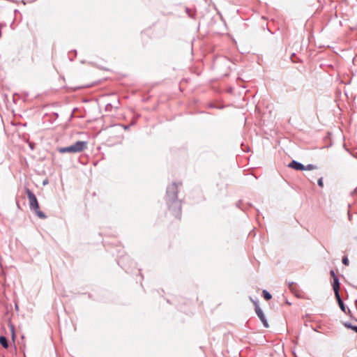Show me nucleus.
Instances as JSON below:
<instances>
[{
  "mask_svg": "<svg viewBox=\"0 0 357 357\" xmlns=\"http://www.w3.org/2000/svg\"><path fill=\"white\" fill-rule=\"evenodd\" d=\"M178 184L173 183L167 188V204L172 214L180 218L181 215V202L177 198Z\"/></svg>",
  "mask_w": 357,
  "mask_h": 357,
  "instance_id": "f257e3e1",
  "label": "nucleus"
},
{
  "mask_svg": "<svg viewBox=\"0 0 357 357\" xmlns=\"http://www.w3.org/2000/svg\"><path fill=\"white\" fill-rule=\"evenodd\" d=\"M87 147V142H83V141H77L75 144L66 146V147H61L59 148L57 150L61 153H80L83 151L84 149H86Z\"/></svg>",
  "mask_w": 357,
  "mask_h": 357,
  "instance_id": "f03ea898",
  "label": "nucleus"
},
{
  "mask_svg": "<svg viewBox=\"0 0 357 357\" xmlns=\"http://www.w3.org/2000/svg\"><path fill=\"white\" fill-rule=\"evenodd\" d=\"M26 194L29 198V206L31 210H36L39 208V204L36 195L30 190H26Z\"/></svg>",
  "mask_w": 357,
  "mask_h": 357,
  "instance_id": "7ed1b4c3",
  "label": "nucleus"
},
{
  "mask_svg": "<svg viewBox=\"0 0 357 357\" xmlns=\"http://www.w3.org/2000/svg\"><path fill=\"white\" fill-rule=\"evenodd\" d=\"M331 275L333 279V288L334 292H337V291L340 290L339 279L337 277V275L335 274L334 271H333V270L331 271Z\"/></svg>",
  "mask_w": 357,
  "mask_h": 357,
  "instance_id": "20e7f679",
  "label": "nucleus"
},
{
  "mask_svg": "<svg viewBox=\"0 0 357 357\" xmlns=\"http://www.w3.org/2000/svg\"><path fill=\"white\" fill-rule=\"evenodd\" d=\"M289 167L294 169L296 170H305V166L299 162L292 160L288 165Z\"/></svg>",
  "mask_w": 357,
  "mask_h": 357,
  "instance_id": "39448f33",
  "label": "nucleus"
},
{
  "mask_svg": "<svg viewBox=\"0 0 357 357\" xmlns=\"http://www.w3.org/2000/svg\"><path fill=\"white\" fill-rule=\"evenodd\" d=\"M335 297H336V298L337 300V302H338V304H339V306H340V309L342 310V311L345 312L346 307H345V305H344L342 300L340 298V294H339V291H337V292H335Z\"/></svg>",
  "mask_w": 357,
  "mask_h": 357,
  "instance_id": "423d86ee",
  "label": "nucleus"
},
{
  "mask_svg": "<svg viewBox=\"0 0 357 357\" xmlns=\"http://www.w3.org/2000/svg\"><path fill=\"white\" fill-rule=\"evenodd\" d=\"M257 316L260 321L263 323V325L265 328H268V324L266 318L265 317L264 314H257Z\"/></svg>",
  "mask_w": 357,
  "mask_h": 357,
  "instance_id": "0eeeda50",
  "label": "nucleus"
},
{
  "mask_svg": "<svg viewBox=\"0 0 357 357\" xmlns=\"http://www.w3.org/2000/svg\"><path fill=\"white\" fill-rule=\"evenodd\" d=\"M0 344L5 348L7 349L8 347V341L6 337L0 336Z\"/></svg>",
  "mask_w": 357,
  "mask_h": 357,
  "instance_id": "6e6552de",
  "label": "nucleus"
},
{
  "mask_svg": "<svg viewBox=\"0 0 357 357\" xmlns=\"http://www.w3.org/2000/svg\"><path fill=\"white\" fill-rule=\"evenodd\" d=\"M262 294H263L264 298L266 301L270 300L272 297L271 294L269 292H268L266 290H263Z\"/></svg>",
  "mask_w": 357,
  "mask_h": 357,
  "instance_id": "1a4fd4ad",
  "label": "nucleus"
},
{
  "mask_svg": "<svg viewBox=\"0 0 357 357\" xmlns=\"http://www.w3.org/2000/svg\"><path fill=\"white\" fill-rule=\"evenodd\" d=\"M344 325L348 328H351L352 330H354L355 332L357 333V326H353L351 323L349 322H345L344 323Z\"/></svg>",
  "mask_w": 357,
  "mask_h": 357,
  "instance_id": "9d476101",
  "label": "nucleus"
},
{
  "mask_svg": "<svg viewBox=\"0 0 357 357\" xmlns=\"http://www.w3.org/2000/svg\"><path fill=\"white\" fill-rule=\"evenodd\" d=\"M34 211H35V212H36V215H37L39 218H43V219H44V218H46V215H45V213H44L43 212H42V211H38V209L34 210Z\"/></svg>",
  "mask_w": 357,
  "mask_h": 357,
  "instance_id": "9b49d317",
  "label": "nucleus"
},
{
  "mask_svg": "<svg viewBox=\"0 0 357 357\" xmlns=\"http://www.w3.org/2000/svg\"><path fill=\"white\" fill-rule=\"evenodd\" d=\"M314 169H316V166H314V165H312V164L305 166V170H312Z\"/></svg>",
  "mask_w": 357,
  "mask_h": 357,
  "instance_id": "f8f14e48",
  "label": "nucleus"
},
{
  "mask_svg": "<svg viewBox=\"0 0 357 357\" xmlns=\"http://www.w3.org/2000/svg\"><path fill=\"white\" fill-rule=\"evenodd\" d=\"M342 263L343 264H344L345 266H348L349 264V259L347 257H344L342 258Z\"/></svg>",
  "mask_w": 357,
  "mask_h": 357,
  "instance_id": "ddd939ff",
  "label": "nucleus"
},
{
  "mask_svg": "<svg viewBox=\"0 0 357 357\" xmlns=\"http://www.w3.org/2000/svg\"><path fill=\"white\" fill-rule=\"evenodd\" d=\"M317 184L320 187H323L324 186V183H323V178H320L318 181H317Z\"/></svg>",
  "mask_w": 357,
  "mask_h": 357,
  "instance_id": "4468645a",
  "label": "nucleus"
},
{
  "mask_svg": "<svg viewBox=\"0 0 357 357\" xmlns=\"http://www.w3.org/2000/svg\"><path fill=\"white\" fill-rule=\"evenodd\" d=\"M255 312H262V311L261 310L258 305H256L255 307Z\"/></svg>",
  "mask_w": 357,
  "mask_h": 357,
  "instance_id": "2eb2a0df",
  "label": "nucleus"
},
{
  "mask_svg": "<svg viewBox=\"0 0 357 357\" xmlns=\"http://www.w3.org/2000/svg\"><path fill=\"white\" fill-rule=\"evenodd\" d=\"M255 312H262V311L261 310L258 305H256L255 307Z\"/></svg>",
  "mask_w": 357,
  "mask_h": 357,
  "instance_id": "dca6fc26",
  "label": "nucleus"
},
{
  "mask_svg": "<svg viewBox=\"0 0 357 357\" xmlns=\"http://www.w3.org/2000/svg\"><path fill=\"white\" fill-rule=\"evenodd\" d=\"M349 219L351 220V215L349 214Z\"/></svg>",
  "mask_w": 357,
  "mask_h": 357,
  "instance_id": "f3484780",
  "label": "nucleus"
}]
</instances>
